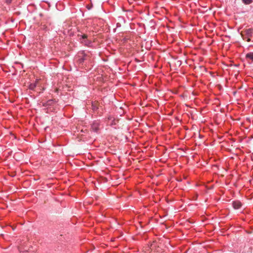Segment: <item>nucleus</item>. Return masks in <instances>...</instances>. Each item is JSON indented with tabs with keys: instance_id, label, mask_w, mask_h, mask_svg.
I'll return each mask as SVG.
<instances>
[{
	"instance_id": "nucleus-1",
	"label": "nucleus",
	"mask_w": 253,
	"mask_h": 253,
	"mask_svg": "<svg viewBox=\"0 0 253 253\" xmlns=\"http://www.w3.org/2000/svg\"><path fill=\"white\" fill-rule=\"evenodd\" d=\"M87 54L84 50L80 51L77 55V62L80 65H83L84 61L86 59Z\"/></svg>"
},
{
	"instance_id": "nucleus-2",
	"label": "nucleus",
	"mask_w": 253,
	"mask_h": 253,
	"mask_svg": "<svg viewBox=\"0 0 253 253\" xmlns=\"http://www.w3.org/2000/svg\"><path fill=\"white\" fill-rule=\"evenodd\" d=\"M242 206V204L239 201H234L232 202V206L235 210L240 209Z\"/></svg>"
},
{
	"instance_id": "nucleus-3",
	"label": "nucleus",
	"mask_w": 253,
	"mask_h": 253,
	"mask_svg": "<svg viewBox=\"0 0 253 253\" xmlns=\"http://www.w3.org/2000/svg\"><path fill=\"white\" fill-rule=\"evenodd\" d=\"M81 42L87 46H90L92 43L91 42L87 39H85L84 40H82Z\"/></svg>"
},
{
	"instance_id": "nucleus-4",
	"label": "nucleus",
	"mask_w": 253,
	"mask_h": 253,
	"mask_svg": "<svg viewBox=\"0 0 253 253\" xmlns=\"http://www.w3.org/2000/svg\"><path fill=\"white\" fill-rule=\"evenodd\" d=\"M246 35L248 37H251L252 36L253 34V29L252 28H249L248 29H246L245 31Z\"/></svg>"
},
{
	"instance_id": "nucleus-5",
	"label": "nucleus",
	"mask_w": 253,
	"mask_h": 253,
	"mask_svg": "<svg viewBox=\"0 0 253 253\" xmlns=\"http://www.w3.org/2000/svg\"><path fill=\"white\" fill-rule=\"evenodd\" d=\"M246 58L252 61H253V52H250L246 54Z\"/></svg>"
},
{
	"instance_id": "nucleus-6",
	"label": "nucleus",
	"mask_w": 253,
	"mask_h": 253,
	"mask_svg": "<svg viewBox=\"0 0 253 253\" xmlns=\"http://www.w3.org/2000/svg\"><path fill=\"white\" fill-rule=\"evenodd\" d=\"M91 109L94 112H97L99 109L98 106L95 103H91Z\"/></svg>"
},
{
	"instance_id": "nucleus-7",
	"label": "nucleus",
	"mask_w": 253,
	"mask_h": 253,
	"mask_svg": "<svg viewBox=\"0 0 253 253\" xmlns=\"http://www.w3.org/2000/svg\"><path fill=\"white\" fill-rule=\"evenodd\" d=\"M37 85V82H36L35 83H31L30 84V85L29 86V88L30 90H33L36 87Z\"/></svg>"
},
{
	"instance_id": "nucleus-8",
	"label": "nucleus",
	"mask_w": 253,
	"mask_h": 253,
	"mask_svg": "<svg viewBox=\"0 0 253 253\" xmlns=\"http://www.w3.org/2000/svg\"><path fill=\"white\" fill-rule=\"evenodd\" d=\"M242 1L245 5H249L253 3V0H242Z\"/></svg>"
},
{
	"instance_id": "nucleus-9",
	"label": "nucleus",
	"mask_w": 253,
	"mask_h": 253,
	"mask_svg": "<svg viewBox=\"0 0 253 253\" xmlns=\"http://www.w3.org/2000/svg\"><path fill=\"white\" fill-rule=\"evenodd\" d=\"M118 20L121 23V22H123L124 23H125L126 21L125 19V18L123 16H119L118 18Z\"/></svg>"
},
{
	"instance_id": "nucleus-10",
	"label": "nucleus",
	"mask_w": 253,
	"mask_h": 253,
	"mask_svg": "<svg viewBox=\"0 0 253 253\" xmlns=\"http://www.w3.org/2000/svg\"><path fill=\"white\" fill-rule=\"evenodd\" d=\"M47 102H48V105H49V106H52L53 103H55L57 102V101L55 99H49L48 100H47Z\"/></svg>"
},
{
	"instance_id": "nucleus-11",
	"label": "nucleus",
	"mask_w": 253,
	"mask_h": 253,
	"mask_svg": "<svg viewBox=\"0 0 253 253\" xmlns=\"http://www.w3.org/2000/svg\"><path fill=\"white\" fill-rule=\"evenodd\" d=\"M81 38H80V40L81 42L82 40H84L85 39H87V36L86 35L84 34L80 36Z\"/></svg>"
},
{
	"instance_id": "nucleus-12",
	"label": "nucleus",
	"mask_w": 253,
	"mask_h": 253,
	"mask_svg": "<svg viewBox=\"0 0 253 253\" xmlns=\"http://www.w3.org/2000/svg\"><path fill=\"white\" fill-rule=\"evenodd\" d=\"M42 106L45 107H50L49 105H48L47 101L46 102L42 103Z\"/></svg>"
},
{
	"instance_id": "nucleus-13",
	"label": "nucleus",
	"mask_w": 253,
	"mask_h": 253,
	"mask_svg": "<svg viewBox=\"0 0 253 253\" xmlns=\"http://www.w3.org/2000/svg\"><path fill=\"white\" fill-rule=\"evenodd\" d=\"M86 7L88 10H90L92 7V5H87Z\"/></svg>"
},
{
	"instance_id": "nucleus-14",
	"label": "nucleus",
	"mask_w": 253,
	"mask_h": 253,
	"mask_svg": "<svg viewBox=\"0 0 253 253\" xmlns=\"http://www.w3.org/2000/svg\"><path fill=\"white\" fill-rule=\"evenodd\" d=\"M121 27V24L120 22H118L116 24V28H118Z\"/></svg>"
},
{
	"instance_id": "nucleus-15",
	"label": "nucleus",
	"mask_w": 253,
	"mask_h": 253,
	"mask_svg": "<svg viewBox=\"0 0 253 253\" xmlns=\"http://www.w3.org/2000/svg\"><path fill=\"white\" fill-rule=\"evenodd\" d=\"M12 0H5V2L7 4H10L11 3Z\"/></svg>"
},
{
	"instance_id": "nucleus-16",
	"label": "nucleus",
	"mask_w": 253,
	"mask_h": 253,
	"mask_svg": "<svg viewBox=\"0 0 253 253\" xmlns=\"http://www.w3.org/2000/svg\"><path fill=\"white\" fill-rule=\"evenodd\" d=\"M117 29V28H115V29H113V32H114V33L116 32Z\"/></svg>"
},
{
	"instance_id": "nucleus-17",
	"label": "nucleus",
	"mask_w": 253,
	"mask_h": 253,
	"mask_svg": "<svg viewBox=\"0 0 253 253\" xmlns=\"http://www.w3.org/2000/svg\"><path fill=\"white\" fill-rule=\"evenodd\" d=\"M247 41H248V42H250V38H249V39L247 40Z\"/></svg>"
},
{
	"instance_id": "nucleus-18",
	"label": "nucleus",
	"mask_w": 253,
	"mask_h": 253,
	"mask_svg": "<svg viewBox=\"0 0 253 253\" xmlns=\"http://www.w3.org/2000/svg\"><path fill=\"white\" fill-rule=\"evenodd\" d=\"M115 125V123H112V125Z\"/></svg>"
},
{
	"instance_id": "nucleus-19",
	"label": "nucleus",
	"mask_w": 253,
	"mask_h": 253,
	"mask_svg": "<svg viewBox=\"0 0 253 253\" xmlns=\"http://www.w3.org/2000/svg\"><path fill=\"white\" fill-rule=\"evenodd\" d=\"M115 125V123H112V125Z\"/></svg>"
},
{
	"instance_id": "nucleus-20",
	"label": "nucleus",
	"mask_w": 253,
	"mask_h": 253,
	"mask_svg": "<svg viewBox=\"0 0 253 253\" xmlns=\"http://www.w3.org/2000/svg\"><path fill=\"white\" fill-rule=\"evenodd\" d=\"M115 125V123H112V125Z\"/></svg>"
}]
</instances>
